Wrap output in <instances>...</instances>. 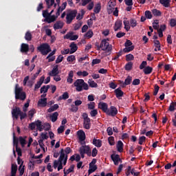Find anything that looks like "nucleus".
<instances>
[{"mask_svg": "<svg viewBox=\"0 0 176 176\" xmlns=\"http://www.w3.org/2000/svg\"><path fill=\"white\" fill-rule=\"evenodd\" d=\"M74 86L76 87V91H82L83 90H89V85H87L85 80L77 79L74 82Z\"/></svg>", "mask_w": 176, "mask_h": 176, "instance_id": "obj_1", "label": "nucleus"}, {"mask_svg": "<svg viewBox=\"0 0 176 176\" xmlns=\"http://www.w3.org/2000/svg\"><path fill=\"white\" fill-rule=\"evenodd\" d=\"M15 100H21V101H24L27 98V95L24 91H23V88L19 87V84H16L15 85Z\"/></svg>", "mask_w": 176, "mask_h": 176, "instance_id": "obj_2", "label": "nucleus"}, {"mask_svg": "<svg viewBox=\"0 0 176 176\" xmlns=\"http://www.w3.org/2000/svg\"><path fill=\"white\" fill-rule=\"evenodd\" d=\"M107 41H109V39L104 38L103 40H102L101 50L103 52H107V53H109L107 56H109L111 54V52H112V45H110Z\"/></svg>", "mask_w": 176, "mask_h": 176, "instance_id": "obj_3", "label": "nucleus"}, {"mask_svg": "<svg viewBox=\"0 0 176 176\" xmlns=\"http://www.w3.org/2000/svg\"><path fill=\"white\" fill-rule=\"evenodd\" d=\"M79 152L82 159H85V155H87V156H91V149L90 148L89 146H81L79 148Z\"/></svg>", "mask_w": 176, "mask_h": 176, "instance_id": "obj_4", "label": "nucleus"}, {"mask_svg": "<svg viewBox=\"0 0 176 176\" xmlns=\"http://www.w3.org/2000/svg\"><path fill=\"white\" fill-rule=\"evenodd\" d=\"M38 52L43 54V56H46L47 54L52 52V49L50 48V45L47 43H43L40 46L37 47Z\"/></svg>", "mask_w": 176, "mask_h": 176, "instance_id": "obj_5", "label": "nucleus"}, {"mask_svg": "<svg viewBox=\"0 0 176 176\" xmlns=\"http://www.w3.org/2000/svg\"><path fill=\"white\" fill-rule=\"evenodd\" d=\"M78 11L76 10H69L66 14V23L67 24H71L74 19L76 17Z\"/></svg>", "mask_w": 176, "mask_h": 176, "instance_id": "obj_6", "label": "nucleus"}, {"mask_svg": "<svg viewBox=\"0 0 176 176\" xmlns=\"http://www.w3.org/2000/svg\"><path fill=\"white\" fill-rule=\"evenodd\" d=\"M36 125L38 131H43V129L45 131H49V130H50V129L52 128L50 124L44 123L43 124H42V122H41V120H39L36 121Z\"/></svg>", "mask_w": 176, "mask_h": 176, "instance_id": "obj_7", "label": "nucleus"}, {"mask_svg": "<svg viewBox=\"0 0 176 176\" xmlns=\"http://www.w3.org/2000/svg\"><path fill=\"white\" fill-rule=\"evenodd\" d=\"M21 113V110L20 109V107H16L14 109L12 110V115L13 119H19V116H20V114Z\"/></svg>", "mask_w": 176, "mask_h": 176, "instance_id": "obj_8", "label": "nucleus"}, {"mask_svg": "<svg viewBox=\"0 0 176 176\" xmlns=\"http://www.w3.org/2000/svg\"><path fill=\"white\" fill-rule=\"evenodd\" d=\"M111 160H113L115 166H118L119 165V162L122 163V159H120V156L118 154H112L111 155Z\"/></svg>", "mask_w": 176, "mask_h": 176, "instance_id": "obj_9", "label": "nucleus"}, {"mask_svg": "<svg viewBox=\"0 0 176 176\" xmlns=\"http://www.w3.org/2000/svg\"><path fill=\"white\" fill-rule=\"evenodd\" d=\"M79 38L78 35H74V32H70L64 36V39H69L70 41H76Z\"/></svg>", "mask_w": 176, "mask_h": 176, "instance_id": "obj_10", "label": "nucleus"}, {"mask_svg": "<svg viewBox=\"0 0 176 176\" xmlns=\"http://www.w3.org/2000/svg\"><path fill=\"white\" fill-rule=\"evenodd\" d=\"M114 93L116 94V98H118V100H121L122 97H123V96H124V92H123V91H122L121 87H118L117 89H116L114 90Z\"/></svg>", "mask_w": 176, "mask_h": 176, "instance_id": "obj_11", "label": "nucleus"}, {"mask_svg": "<svg viewBox=\"0 0 176 176\" xmlns=\"http://www.w3.org/2000/svg\"><path fill=\"white\" fill-rule=\"evenodd\" d=\"M109 116H116L118 115V109L114 106H111L110 109L108 110L107 114Z\"/></svg>", "mask_w": 176, "mask_h": 176, "instance_id": "obj_12", "label": "nucleus"}, {"mask_svg": "<svg viewBox=\"0 0 176 176\" xmlns=\"http://www.w3.org/2000/svg\"><path fill=\"white\" fill-rule=\"evenodd\" d=\"M122 25H123V23L120 20H117L115 22L113 30L114 31H120L122 30Z\"/></svg>", "mask_w": 176, "mask_h": 176, "instance_id": "obj_13", "label": "nucleus"}, {"mask_svg": "<svg viewBox=\"0 0 176 176\" xmlns=\"http://www.w3.org/2000/svg\"><path fill=\"white\" fill-rule=\"evenodd\" d=\"M77 135L78 136L79 141H80L81 142H82V141H85V140H86V133H85V131L82 130H79L77 132Z\"/></svg>", "mask_w": 176, "mask_h": 176, "instance_id": "obj_14", "label": "nucleus"}, {"mask_svg": "<svg viewBox=\"0 0 176 176\" xmlns=\"http://www.w3.org/2000/svg\"><path fill=\"white\" fill-rule=\"evenodd\" d=\"M43 82H45V77H44V76H42L40 78L39 80L35 85V86H34V91L38 90V89H39L42 86Z\"/></svg>", "mask_w": 176, "mask_h": 176, "instance_id": "obj_15", "label": "nucleus"}, {"mask_svg": "<svg viewBox=\"0 0 176 176\" xmlns=\"http://www.w3.org/2000/svg\"><path fill=\"white\" fill-rule=\"evenodd\" d=\"M90 126H91V120L90 118L84 120V122H83L84 129H86V130H90Z\"/></svg>", "mask_w": 176, "mask_h": 176, "instance_id": "obj_16", "label": "nucleus"}, {"mask_svg": "<svg viewBox=\"0 0 176 176\" xmlns=\"http://www.w3.org/2000/svg\"><path fill=\"white\" fill-rule=\"evenodd\" d=\"M58 74H60V72L58 71V65H56L53 67L51 72L49 73V76H53L58 75Z\"/></svg>", "mask_w": 176, "mask_h": 176, "instance_id": "obj_17", "label": "nucleus"}, {"mask_svg": "<svg viewBox=\"0 0 176 176\" xmlns=\"http://www.w3.org/2000/svg\"><path fill=\"white\" fill-rule=\"evenodd\" d=\"M98 107L100 109H102L103 112H104L107 114L108 113V111L109 109H108V104L107 103L105 102L100 103L99 104Z\"/></svg>", "mask_w": 176, "mask_h": 176, "instance_id": "obj_18", "label": "nucleus"}, {"mask_svg": "<svg viewBox=\"0 0 176 176\" xmlns=\"http://www.w3.org/2000/svg\"><path fill=\"white\" fill-rule=\"evenodd\" d=\"M115 5L113 4V2L109 1V6L107 7V12L109 14H111V13H113V10H115Z\"/></svg>", "mask_w": 176, "mask_h": 176, "instance_id": "obj_19", "label": "nucleus"}, {"mask_svg": "<svg viewBox=\"0 0 176 176\" xmlns=\"http://www.w3.org/2000/svg\"><path fill=\"white\" fill-rule=\"evenodd\" d=\"M21 53H28V52H30V45H28V44L22 43L21 45Z\"/></svg>", "mask_w": 176, "mask_h": 176, "instance_id": "obj_20", "label": "nucleus"}, {"mask_svg": "<svg viewBox=\"0 0 176 176\" xmlns=\"http://www.w3.org/2000/svg\"><path fill=\"white\" fill-rule=\"evenodd\" d=\"M38 105L39 107H45L47 105V98H41L38 101Z\"/></svg>", "mask_w": 176, "mask_h": 176, "instance_id": "obj_21", "label": "nucleus"}, {"mask_svg": "<svg viewBox=\"0 0 176 176\" xmlns=\"http://www.w3.org/2000/svg\"><path fill=\"white\" fill-rule=\"evenodd\" d=\"M70 54H74V53H75V52H76L78 50V45H76V44L74 42H72L70 45Z\"/></svg>", "mask_w": 176, "mask_h": 176, "instance_id": "obj_22", "label": "nucleus"}, {"mask_svg": "<svg viewBox=\"0 0 176 176\" xmlns=\"http://www.w3.org/2000/svg\"><path fill=\"white\" fill-rule=\"evenodd\" d=\"M74 71H70L68 74V76L67 78V83H69L70 85L73 83L74 82Z\"/></svg>", "mask_w": 176, "mask_h": 176, "instance_id": "obj_23", "label": "nucleus"}, {"mask_svg": "<svg viewBox=\"0 0 176 176\" xmlns=\"http://www.w3.org/2000/svg\"><path fill=\"white\" fill-rule=\"evenodd\" d=\"M64 27V23L61 22L60 21H58L54 25V30H61Z\"/></svg>", "mask_w": 176, "mask_h": 176, "instance_id": "obj_24", "label": "nucleus"}, {"mask_svg": "<svg viewBox=\"0 0 176 176\" xmlns=\"http://www.w3.org/2000/svg\"><path fill=\"white\" fill-rule=\"evenodd\" d=\"M92 144L97 148H101V146H102V141L97 140L96 138H94Z\"/></svg>", "mask_w": 176, "mask_h": 176, "instance_id": "obj_25", "label": "nucleus"}, {"mask_svg": "<svg viewBox=\"0 0 176 176\" xmlns=\"http://www.w3.org/2000/svg\"><path fill=\"white\" fill-rule=\"evenodd\" d=\"M124 30L126 31H130V21L127 20V18H124Z\"/></svg>", "mask_w": 176, "mask_h": 176, "instance_id": "obj_26", "label": "nucleus"}, {"mask_svg": "<svg viewBox=\"0 0 176 176\" xmlns=\"http://www.w3.org/2000/svg\"><path fill=\"white\" fill-rule=\"evenodd\" d=\"M153 43L155 46L156 48H155V52H160V50H162L161 46H160V41H159L158 40H154L153 41Z\"/></svg>", "mask_w": 176, "mask_h": 176, "instance_id": "obj_27", "label": "nucleus"}, {"mask_svg": "<svg viewBox=\"0 0 176 176\" xmlns=\"http://www.w3.org/2000/svg\"><path fill=\"white\" fill-rule=\"evenodd\" d=\"M152 71H153V68L150 66H147L144 69L143 72L145 75H149L150 74H152Z\"/></svg>", "mask_w": 176, "mask_h": 176, "instance_id": "obj_28", "label": "nucleus"}, {"mask_svg": "<svg viewBox=\"0 0 176 176\" xmlns=\"http://www.w3.org/2000/svg\"><path fill=\"white\" fill-rule=\"evenodd\" d=\"M170 0H160V3L162 5L164 8H168L170 6Z\"/></svg>", "mask_w": 176, "mask_h": 176, "instance_id": "obj_29", "label": "nucleus"}, {"mask_svg": "<svg viewBox=\"0 0 176 176\" xmlns=\"http://www.w3.org/2000/svg\"><path fill=\"white\" fill-rule=\"evenodd\" d=\"M96 170H97V165L89 164V169L88 170V175H90V174H92V173H94Z\"/></svg>", "mask_w": 176, "mask_h": 176, "instance_id": "obj_30", "label": "nucleus"}, {"mask_svg": "<svg viewBox=\"0 0 176 176\" xmlns=\"http://www.w3.org/2000/svg\"><path fill=\"white\" fill-rule=\"evenodd\" d=\"M117 149L118 152H123V142L122 140H119L117 144Z\"/></svg>", "mask_w": 176, "mask_h": 176, "instance_id": "obj_31", "label": "nucleus"}, {"mask_svg": "<svg viewBox=\"0 0 176 176\" xmlns=\"http://www.w3.org/2000/svg\"><path fill=\"white\" fill-rule=\"evenodd\" d=\"M94 12L96 14H98L101 12V3H99L95 6Z\"/></svg>", "mask_w": 176, "mask_h": 176, "instance_id": "obj_32", "label": "nucleus"}, {"mask_svg": "<svg viewBox=\"0 0 176 176\" xmlns=\"http://www.w3.org/2000/svg\"><path fill=\"white\" fill-rule=\"evenodd\" d=\"M94 35V33L93 32V30H89L87 31L86 34H84V37L87 38L88 39H90L91 38H93Z\"/></svg>", "mask_w": 176, "mask_h": 176, "instance_id": "obj_33", "label": "nucleus"}, {"mask_svg": "<svg viewBox=\"0 0 176 176\" xmlns=\"http://www.w3.org/2000/svg\"><path fill=\"white\" fill-rule=\"evenodd\" d=\"M69 98V95L68 92H64L63 94L58 97V101H61V100H68Z\"/></svg>", "mask_w": 176, "mask_h": 176, "instance_id": "obj_34", "label": "nucleus"}, {"mask_svg": "<svg viewBox=\"0 0 176 176\" xmlns=\"http://www.w3.org/2000/svg\"><path fill=\"white\" fill-rule=\"evenodd\" d=\"M74 168H75V165L72 164L69 166V168L65 171V169L63 170L64 175H67V174H69V173H74Z\"/></svg>", "mask_w": 176, "mask_h": 176, "instance_id": "obj_35", "label": "nucleus"}, {"mask_svg": "<svg viewBox=\"0 0 176 176\" xmlns=\"http://www.w3.org/2000/svg\"><path fill=\"white\" fill-rule=\"evenodd\" d=\"M50 119H51L52 122H53V123H54V122H57V119H58V112H54L50 116Z\"/></svg>", "mask_w": 176, "mask_h": 176, "instance_id": "obj_36", "label": "nucleus"}, {"mask_svg": "<svg viewBox=\"0 0 176 176\" xmlns=\"http://www.w3.org/2000/svg\"><path fill=\"white\" fill-rule=\"evenodd\" d=\"M88 85H89V87H92V88L98 87V84H97V82H95V81L93 80L92 79H89L88 80Z\"/></svg>", "mask_w": 176, "mask_h": 176, "instance_id": "obj_37", "label": "nucleus"}, {"mask_svg": "<svg viewBox=\"0 0 176 176\" xmlns=\"http://www.w3.org/2000/svg\"><path fill=\"white\" fill-rule=\"evenodd\" d=\"M151 12L153 16H155L156 17H160V16H162V12L157 9H153Z\"/></svg>", "mask_w": 176, "mask_h": 176, "instance_id": "obj_38", "label": "nucleus"}, {"mask_svg": "<svg viewBox=\"0 0 176 176\" xmlns=\"http://www.w3.org/2000/svg\"><path fill=\"white\" fill-rule=\"evenodd\" d=\"M25 41H28L30 42V41H32V34H31V32L28 31L25 34Z\"/></svg>", "mask_w": 176, "mask_h": 176, "instance_id": "obj_39", "label": "nucleus"}, {"mask_svg": "<svg viewBox=\"0 0 176 176\" xmlns=\"http://www.w3.org/2000/svg\"><path fill=\"white\" fill-rule=\"evenodd\" d=\"M133 80V77L128 76L124 82V85L125 86H129V85L131 84V81Z\"/></svg>", "mask_w": 176, "mask_h": 176, "instance_id": "obj_40", "label": "nucleus"}, {"mask_svg": "<svg viewBox=\"0 0 176 176\" xmlns=\"http://www.w3.org/2000/svg\"><path fill=\"white\" fill-rule=\"evenodd\" d=\"M17 173V165L12 164L11 166V174L16 175Z\"/></svg>", "mask_w": 176, "mask_h": 176, "instance_id": "obj_41", "label": "nucleus"}, {"mask_svg": "<svg viewBox=\"0 0 176 176\" xmlns=\"http://www.w3.org/2000/svg\"><path fill=\"white\" fill-rule=\"evenodd\" d=\"M23 163H24V162H22V163L21 164V165L19 166V168L20 176H23V175L24 174V171H25V168H24L25 166H23Z\"/></svg>", "mask_w": 176, "mask_h": 176, "instance_id": "obj_42", "label": "nucleus"}, {"mask_svg": "<svg viewBox=\"0 0 176 176\" xmlns=\"http://www.w3.org/2000/svg\"><path fill=\"white\" fill-rule=\"evenodd\" d=\"M58 105L57 104H54L53 106H52L50 109H47V112L49 113H52V112H54V111H57V109H58Z\"/></svg>", "mask_w": 176, "mask_h": 176, "instance_id": "obj_43", "label": "nucleus"}, {"mask_svg": "<svg viewBox=\"0 0 176 176\" xmlns=\"http://www.w3.org/2000/svg\"><path fill=\"white\" fill-rule=\"evenodd\" d=\"M50 89V85H44L40 89V93L42 94V93H47V90Z\"/></svg>", "mask_w": 176, "mask_h": 176, "instance_id": "obj_44", "label": "nucleus"}, {"mask_svg": "<svg viewBox=\"0 0 176 176\" xmlns=\"http://www.w3.org/2000/svg\"><path fill=\"white\" fill-rule=\"evenodd\" d=\"M43 16L45 19V21L49 20V17H50V14L49 13V11L47 10L43 11Z\"/></svg>", "mask_w": 176, "mask_h": 176, "instance_id": "obj_45", "label": "nucleus"}, {"mask_svg": "<svg viewBox=\"0 0 176 176\" xmlns=\"http://www.w3.org/2000/svg\"><path fill=\"white\" fill-rule=\"evenodd\" d=\"M13 144L15 148L19 147V138L16 137V135H14V133H13Z\"/></svg>", "mask_w": 176, "mask_h": 176, "instance_id": "obj_46", "label": "nucleus"}, {"mask_svg": "<svg viewBox=\"0 0 176 176\" xmlns=\"http://www.w3.org/2000/svg\"><path fill=\"white\" fill-rule=\"evenodd\" d=\"M65 153H64V148L60 150V155L59 157V162H63V160H65Z\"/></svg>", "mask_w": 176, "mask_h": 176, "instance_id": "obj_47", "label": "nucleus"}, {"mask_svg": "<svg viewBox=\"0 0 176 176\" xmlns=\"http://www.w3.org/2000/svg\"><path fill=\"white\" fill-rule=\"evenodd\" d=\"M134 45H131V47H126L125 48L123 49V52L124 53H129L130 52H133L134 50Z\"/></svg>", "mask_w": 176, "mask_h": 176, "instance_id": "obj_48", "label": "nucleus"}, {"mask_svg": "<svg viewBox=\"0 0 176 176\" xmlns=\"http://www.w3.org/2000/svg\"><path fill=\"white\" fill-rule=\"evenodd\" d=\"M47 9H50L54 5V0H45Z\"/></svg>", "mask_w": 176, "mask_h": 176, "instance_id": "obj_49", "label": "nucleus"}, {"mask_svg": "<svg viewBox=\"0 0 176 176\" xmlns=\"http://www.w3.org/2000/svg\"><path fill=\"white\" fill-rule=\"evenodd\" d=\"M133 69V62H129L125 65L126 71H131Z\"/></svg>", "mask_w": 176, "mask_h": 176, "instance_id": "obj_50", "label": "nucleus"}, {"mask_svg": "<svg viewBox=\"0 0 176 176\" xmlns=\"http://www.w3.org/2000/svg\"><path fill=\"white\" fill-rule=\"evenodd\" d=\"M144 16H145L146 19H148L149 20H151V19H152V17H153V16L152 15V12L149 10L145 11Z\"/></svg>", "mask_w": 176, "mask_h": 176, "instance_id": "obj_51", "label": "nucleus"}, {"mask_svg": "<svg viewBox=\"0 0 176 176\" xmlns=\"http://www.w3.org/2000/svg\"><path fill=\"white\" fill-rule=\"evenodd\" d=\"M78 109L79 108L78 107V106L75 104H72L71 108L69 109V111H70V112L76 113V111H78Z\"/></svg>", "mask_w": 176, "mask_h": 176, "instance_id": "obj_52", "label": "nucleus"}, {"mask_svg": "<svg viewBox=\"0 0 176 176\" xmlns=\"http://www.w3.org/2000/svg\"><path fill=\"white\" fill-rule=\"evenodd\" d=\"M19 142H20L22 148H24V146H25V144H27L26 141H25V138H24L21 136L19 137Z\"/></svg>", "mask_w": 176, "mask_h": 176, "instance_id": "obj_53", "label": "nucleus"}, {"mask_svg": "<svg viewBox=\"0 0 176 176\" xmlns=\"http://www.w3.org/2000/svg\"><path fill=\"white\" fill-rule=\"evenodd\" d=\"M129 23L132 28H134V27H137V20H135V19H131Z\"/></svg>", "mask_w": 176, "mask_h": 176, "instance_id": "obj_54", "label": "nucleus"}, {"mask_svg": "<svg viewBox=\"0 0 176 176\" xmlns=\"http://www.w3.org/2000/svg\"><path fill=\"white\" fill-rule=\"evenodd\" d=\"M125 58L126 61H133V60H134V55L131 54H126Z\"/></svg>", "mask_w": 176, "mask_h": 176, "instance_id": "obj_55", "label": "nucleus"}, {"mask_svg": "<svg viewBox=\"0 0 176 176\" xmlns=\"http://www.w3.org/2000/svg\"><path fill=\"white\" fill-rule=\"evenodd\" d=\"M56 19H57V17L55 15H52L51 16H49L48 20L47 21V22L50 24V23H53L54 21H56Z\"/></svg>", "mask_w": 176, "mask_h": 176, "instance_id": "obj_56", "label": "nucleus"}, {"mask_svg": "<svg viewBox=\"0 0 176 176\" xmlns=\"http://www.w3.org/2000/svg\"><path fill=\"white\" fill-rule=\"evenodd\" d=\"M35 113L36 111L34 109H31L30 111H28V116L30 120L34 118V115H35Z\"/></svg>", "mask_w": 176, "mask_h": 176, "instance_id": "obj_57", "label": "nucleus"}, {"mask_svg": "<svg viewBox=\"0 0 176 176\" xmlns=\"http://www.w3.org/2000/svg\"><path fill=\"white\" fill-rule=\"evenodd\" d=\"M76 60V58H75L74 55H70L67 58V61H68V63H72L73 61H75Z\"/></svg>", "mask_w": 176, "mask_h": 176, "instance_id": "obj_58", "label": "nucleus"}, {"mask_svg": "<svg viewBox=\"0 0 176 176\" xmlns=\"http://www.w3.org/2000/svg\"><path fill=\"white\" fill-rule=\"evenodd\" d=\"M108 141L109 145H111V146L115 145V138H113V136L109 137Z\"/></svg>", "mask_w": 176, "mask_h": 176, "instance_id": "obj_59", "label": "nucleus"}, {"mask_svg": "<svg viewBox=\"0 0 176 176\" xmlns=\"http://www.w3.org/2000/svg\"><path fill=\"white\" fill-rule=\"evenodd\" d=\"M88 109H94L96 108V102H90L88 104Z\"/></svg>", "mask_w": 176, "mask_h": 176, "instance_id": "obj_60", "label": "nucleus"}, {"mask_svg": "<svg viewBox=\"0 0 176 176\" xmlns=\"http://www.w3.org/2000/svg\"><path fill=\"white\" fill-rule=\"evenodd\" d=\"M63 59L64 56H63V55H59L56 60V64H60V63H61Z\"/></svg>", "mask_w": 176, "mask_h": 176, "instance_id": "obj_61", "label": "nucleus"}, {"mask_svg": "<svg viewBox=\"0 0 176 176\" xmlns=\"http://www.w3.org/2000/svg\"><path fill=\"white\" fill-rule=\"evenodd\" d=\"M90 115L91 118H94V116H97L98 115V111H97V109H93L92 111H90Z\"/></svg>", "mask_w": 176, "mask_h": 176, "instance_id": "obj_62", "label": "nucleus"}, {"mask_svg": "<svg viewBox=\"0 0 176 176\" xmlns=\"http://www.w3.org/2000/svg\"><path fill=\"white\" fill-rule=\"evenodd\" d=\"M145 140H146V138L145 136H141L139 138V144L142 145L144 142H145Z\"/></svg>", "mask_w": 176, "mask_h": 176, "instance_id": "obj_63", "label": "nucleus"}, {"mask_svg": "<svg viewBox=\"0 0 176 176\" xmlns=\"http://www.w3.org/2000/svg\"><path fill=\"white\" fill-rule=\"evenodd\" d=\"M170 27H175L176 25V19H171L170 20Z\"/></svg>", "mask_w": 176, "mask_h": 176, "instance_id": "obj_64", "label": "nucleus"}]
</instances>
